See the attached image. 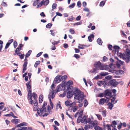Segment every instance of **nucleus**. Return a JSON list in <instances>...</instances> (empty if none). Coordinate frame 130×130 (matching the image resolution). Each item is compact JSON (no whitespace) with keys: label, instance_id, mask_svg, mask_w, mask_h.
<instances>
[{"label":"nucleus","instance_id":"obj_63","mask_svg":"<svg viewBox=\"0 0 130 130\" xmlns=\"http://www.w3.org/2000/svg\"><path fill=\"white\" fill-rule=\"evenodd\" d=\"M108 60V58L107 57L105 56H104L103 58V60L104 62L105 61H107Z\"/></svg>","mask_w":130,"mask_h":130},{"label":"nucleus","instance_id":"obj_24","mask_svg":"<svg viewBox=\"0 0 130 130\" xmlns=\"http://www.w3.org/2000/svg\"><path fill=\"white\" fill-rule=\"evenodd\" d=\"M94 37V35L93 34H91L90 35V36H89L88 37L89 41L90 42H92V40L91 39L92 38H93Z\"/></svg>","mask_w":130,"mask_h":130},{"label":"nucleus","instance_id":"obj_49","mask_svg":"<svg viewBox=\"0 0 130 130\" xmlns=\"http://www.w3.org/2000/svg\"><path fill=\"white\" fill-rule=\"evenodd\" d=\"M102 114L103 117H105L106 116V111L105 110H103L102 111Z\"/></svg>","mask_w":130,"mask_h":130},{"label":"nucleus","instance_id":"obj_20","mask_svg":"<svg viewBox=\"0 0 130 130\" xmlns=\"http://www.w3.org/2000/svg\"><path fill=\"white\" fill-rule=\"evenodd\" d=\"M109 73L108 72H102L100 73L99 74L101 76V77L103 76H105L108 74Z\"/></svg>","mask_w":130,"mask_h":130},{"label":"nucleus","instance_id":"obj_28","mask_svg":"<svg viewBox=\"0 0 130 130\" xmlns=\"http://www.w3.org/2000/svg\"><path fill=\"white\" fill-rule=\"evenodd\" d=\"M32 96L34 98V100H37V95L35 93L33 92Z\"/></svg>","mask_w":130,"mask_h":130},{"label":"nucleus","instance_id":"obj_2","mask_svg":"<svg viewBox=\"0 0 130 130\" xmlns=\"http://www.w3.org/2000/svg\"><path fill=\"white\" fill-rule=\"evenodd\" d=\"M47 102H44L43 104L42 107L41 108H39V110H38L37 113L38 115L40 116H41L43 113L46 111V108L45 107L46 105H47Z\"/></svg>","mask_w":130,"mask_h":130},{"label":"nucleus","instance_id":"obj_22","mask_svg":"<svg viewBox=\"0 0 130 130\" xmlns=\"http://www.w3.org/2000/svg\"><path fill=\"white\" fill-rule=\"evenodd\" d=\"M107 105L108 106V108L111 110L112 109V108L113 106V105L112 103L110 102H109L107 104Z\"/></svg>","mask_w":130,"mask_h":130},{"label":"nucleus","instance_id":"obj_12","mask_svg":"<svg viewBox=\"0 0 130 130\" xmlns=\"http://www.w3.org/2000/svg\"><path fill=\"white\" fill-rule=\"evenodd\" d=\"M43 5L44 6H47L49 3V0H42V1Z\"/></svg>","mask_w":130,"mask_h":130},{"label":"nucleus","instance_id":"obj_21","mask_svg":"<svg viewBox=\"0 0 130 130\" xmlns=\"http://www.w3.org/2000/svg\"><path fill=\"white\" fill-rule=\"evenodd\" d=\"M20 121V120L18 119H14L11 120V122L13 123L17 124L18 123V122Z\"/></svg>","mask_w":130,"mask_h":130},{"label":"nucleus","instance_id":"obj_31","mask_svg":"<svg viewBox=\"0 0 130 130\" xmlns=\"http://www.w3.org/2000/svg\"><path fill=\"white\" fill-rule=\"evenodd\" d=\"M98 43L100 45H101L102 43V41L100 38H98L97 40Z\"/></svg>","mask_w":130,"mask_h":130},{"label":"nucleus","instance_id":"obj_36","mask_svg":"<svg viewBox=\"0 0 130 130\" xmlns=\"http://www.w3.org/2000/svg\"><path fill=\"white\" fill-rule=\"evenodd\" d=\"M102 78V77H101V76L100 74L99 75H98L97 76L95 77L94 79L96 80H97L98 79H101Z\"/></svg>","mask_w":130,"mask_h":130},{"label":"nucleus","instance_id":"obj_37","mask_svg":"<svg viewBox=\"0 0 130 130\" xmlns=\"http://www.w3.org/2000/svg\"><path fill=\"white\" fill-rule=\"evenodd\" d=\"M51 93H50V94L52 93L51 98L53 99L55 97V94H54V93H55V91L53 90L52 92H51Z\"/></svg>","mask_w":130,"mask_h":130},{"label":"nucleus","instance_id":"obj_27","mask_svg":"<svg viewBox=\"0 0 130 130\" xmlns=\"http://www.w3.org/2000/svg\"><path fill=\"white\" fill-rule=\"evenodd\" d=\"M117 59H118V60L117 61V63L116 65H122L123 64L124 62L123 61H121V60H118V58H117Z\"/></svg>","mask_w":130,"mask_h":130},{"label":"nucleus","instance_id":"obj_59","mask_svg":"<svg viewBox=\"0 0 130 130\" xmlns=\"http://www.w3.org/2000/svg\"><path fill=\"white\" fill-rule=\"evenodd\" d=\"M55 86V85L54 84H53L51 86V89H52V90L53 91V90H54V86Z\"/></svg>","mask_w":130,"mask_h":130},{"label":"nucleus","instance_id":"obj_44","mask_svg":"<svg viewBox=\"0 0 130 130\" xmlns=\"http://www.w3.org/2000/svg\"><path fill=\"white\" fill-rule=\"evenodd\" d=\"M111 125L108 124L106 125V126L107 127V129L108 130H111Z\"/></svg>","mask_w":130,"mask_h":130},{"label":"nucleus","instance_id":"obj_40","mask_svg":"<svg viewBox=\"0 0 130 130\" xmlns=\"http://www.w3.org/2000/svg\"><path fill=\"white\" fill-rule=\"evenodd\" d=\"M21 54V53L20 52V51H17L16 52H15V54H14V55H18L19 56Z\"/></svg>","mask_w":130,"mask_h":130},{"label":"nucleus","instance_id":"obj_42","mask_svg":"<svg viewBox=\"0 0 130 130\" xmlns=\"http://www.w3.org/2000/svg\"><path fill=\"white\" fill-rule=\"evenodd\" d=\"M63 87V86L62 84V85H61V84L59 85L58 87V88L57 89V91H60V90H59L60 89V90H61V87Z\"/></svg>","mask_w":130,"mask_h":130},{"label":"nucleus","instance_id":"obj_9","mask_svg":"<svg viewBox=\"0 0 130 130\" xmlns=\"http://www.w3.org/2000/svg\"><path fill=\"white\" fill-rule=\"evenodd\" d=\"M61 76L60 75H57L54 79V83H59L61 81V79L60 78Z\"/></svg>","mask_w":130,"mask_h":130},{"label":"nucleus","instance_id":"obj_56","mask_svg":"<svg viewBox=\"0 0 130 130\" xmlns=\"http://www.w3.org/2000/svg\"><path fill=\"white\" fill-rule=\"evenodd\" d=\"M24 60V62L23 65H27V59L25 58Z\"/></svg>","mask_w":130,"mask_h":130},{"label":"nucleus","instance_id":"obj_30","mask_svg":"<svg viewBox=\"0 0 130 130\" xmlns=\"http://www.w3.org/2000/svg\"><path fill=\"white\" fill-rule=\"evenodd\" d=\"M32 52V51L31 50H29L27 52V53L25 55V58H26L27 57H28L31 54Z\"/></svg>","mask_w":130,"mask_h":130},{"label":"nucleus","instance_id":"obj_19","mask_svg":"<svg viewBox=\"0 0 130 130\" xmlns=\"http://www.w3.org/2000/svg\"><path fill=\"white\" fill-rule=\"evenodd\" d=\"M116 73L117 74L121 75V74H124V72L122 70H119L117 71Z\"/></svg>","mask_w":130,"mask_h":130},{"label":"nucleus","instance_id":"obj_51","mask_svg":"<svg viewBox=\"0 0 130 130\" xmlns=\"http://www.w3.org/2000/svg\"><path fill=\"white\" fill-rule=\"evenodd\" d=\"M78 107L77 106H74L73 108V111L75 112L76 111Z\"/></svg>","mask_w":130,"mask_h":130},{"label":"nucleus","instance_id":"obj_57","mask_svg":"<svg viewBox=\"0 0 130 130\" xmlns=\"http://www.w3.org/2000/svg\"><path fill=\"white\" fill-rule=\"evenodd\" d=\"M65 104L67 106H69L70 104V102L68 101H67L65 102Z\"/></svg>","mask_w":130,"mask_h":130},{"label":"nucleus","instance_id":"obj_52","mask_svg":"<svg viewBox=\"0 0 130 130\" xmlns=\"http://www.w3.org/2000/svg\"><path fill=\"white\" fill-rule=\"evenodd\" d=\"M75 5V3H73L72 4L70 5L69 6V7L70 8H73Z\"/></svg>","mask_w":130,"mask_h":130},{"label":"nucleus","instance_id":"obj_45","mask_svg":"<svg viewBox=\"0 0 130 130\" xmlns=\"http://www.w3.org/2000/svg\"><path fill=\"white\" fill-rule=\"evenodd\" d=\"M57 6V4L56 3H54L52 5V8L53 9H52V10H54V9L56 8Z\"/></svg>","mask_w":130,"mask_h":130},{"label":"nucleus","instance_id":"obj_50","mask_svg":"<svg viewBox=\"0 0 130 130\" xmlns=\"http://www.w3.org/2000/svg\"><path fill=\"white\" fill-rule=\"evenodd\" d=\"M69 32L71 34H74L75 33V32L74 29H70Z\"/></svg>","mask_w":130,"mask_h":130},{"label":"nucleus","instance_id":"obj_26","mask_svg":"<svg viewBox=\"0 0 130 130\" xmlns=\"http://www.w3.org/2000/svg\"><path fill=\"white\" fill-rule=\"evenodd\" d=\"M79 46H78V47L79 49H84L85 48V47H87L88 46L86 45H85L83 44H79Z\"/></svg>","mask_w":130,"mask_h":130},{"label":"nucleus","instance_id":"obj_61","mask_svg":"<svg viewBox=\"0 0 130 130\" xmlns=\"http://www.w3.org/2000/svg\"><path fill=\"white\" fill-rule=\"evenodd\" d=\"M81 16L80 15H79L78 17H77L76 18V20L77 21H78L80 20L81 18Z\"/></svg>","mask_w":130,"mask_h":130},{"label":"nucleus","instance_id":"obj_16","mask_svg":"<svg viewBox=\"0 0 130 130\" xmlns=\"http://www.w3.org/2000/svg\"><path fill=\"white\" fill-rule=\"evenodd\" d=\"M28 99L30 100V101L29 102V103L30 104L32 105L33 103V100L32 99V96L31 95V94L30 95H28Z\"/></svg>","mask_w":130,"mask_h":130},{"label":"nucleus","instance_id":"obj_5","mask_svg":"<svg viewBox=\"0 0 130 130\" xmlns=\"http://www.w3.org/2000/svg\"><path fill=\"white\" fill-rule=\"evenodd\" d=\"M74 99H77L78 100V102L80 103L84 99V95L83 94H81L78 96L75 95Z\"/></svg>","mask_w":130,"mask_h":130},{"label":"nucleus","instance_id":"obj_10","mask_svg":"<svg viewBox=\"0 0 130 130\" xmlns=\"http://www.w3.org/2000/svg\"><path fill=\"white\" fill-rule=\"evenodd\" d=\"M97 84L99 86L103 85V86H105L106 85H107L106 82L104 81H99L97 82Z\"/></svg>","mask_w":130,"mask_h":130},{"label":"nucleus","instance_id":"obj_41","mask_svg":"<svg viewBox=\"0 0 130 130\" xmlns=\"http://www.w3.org/2000/svg\"><path fill=\"white\" fill-rule=\"evenodd\" d=\"M117 123H116V121H112V123L111 125L112 127L114 126L115 127V125L117 124Z\"/></svg>","mask_w":130,"mask_h":130},{"label":"nucleus","instance_id":"obj_1","mask_svg":"<svg viewBox=\"0 0 130 130\" xmlns=\"http://www.w3.org/2000/svg\"><path fill=\"white\" fill-rule=\"evenodd\" d=\"M81 94L80 90L78 89L77 87H75V90L73 92H70L69 91L67 92V98H70L73 95H75L78 96Z\"/></svg>","mask_w":130,"mask_h":130},{"label":"nucleus","instance_id":"obj_14","mask_svg":"<svg viewBox=\"0 0 130 130\" xmlns=\"http://www.w3.org/2000/svg\"><path fill=\"white\" fill-rule=\"evenodd\" d=\"M112 94V92L109 91L108 89L105 90L104 92L105 95L110 96Z\"/></svg>","mask_w":130,"mask_h":130},{"label":"nucleus","instance_id":"obj_43","mask_svg":"<svg viewBox=\"0 0 130 130\" xmlns=\"http://www.w3.org/2000/svg\"><path fill=\"white\" fill-rule=\"evenodd\" d=\"M95 115L97 117L98 119L100 120H101L102 119V118L101 116L100 115L98 114H95Z\"/></svg>","mask_w":130,"mask_h":130},{"label":"nucleus","instance_id":"obj_58","mask_svg":"<svg viewBox=\"0 0 130 130\" xmlns=\"http://www.w3.org/2000/svg\"><path fill=\"white\" fill-rule=\"evenodd\" d=\"M82 4L80 1H78L77 3V5L79 7H80L81 6Z\"/></svg>","mask_w":130,"mask_h":130},{"label":"nucleus","instance_id":"obj_6","mask_svg":"<svg viewBox=\"0 0 130 130\" xmlns=\"http://www.w3.org/2000/svg\"><path fill=\"white\" fill-rule=\"evenodd\" d=\"M119 56L124 60L127 59L128 58H130V56L128 54H127V53L126 52H124L123 53H120L119 54Z\"/></svg>","mask_w":130,"mask_h":130},{"label":"nucleus","instance_id":"obj_11","mask_svg":"<svg viewBox=\"0 0 130 130\" xmlns=\"http://www.w3.org/2000/svg\"><path fill=\"white\" fill-rule=\"evenodd\" d=\"M73 83V82L72 80H69L68 82L66 83L65 82L63 84L65 86V88L67 87V86H71Z\"/></svg>","mask_w":130,"mask_h":130},{"label":"nucleus","instance_id":"obj_34","mask_svg":"<svg viewBox=\"0 0 130 130\" xmlns=\"http://www.w3.org/2000/svg\"><path fill=\"white\" fill-rule=\"evenodd\" d=\"M67 19L69 20V21H72L74 20L75 19L73 16H71L68 18Z\"/></svg>","mask_w":130,"mask_h":130},{"label":"nucleus","instance_id":"obj_7","mask_svg":"<svg viewBox=\"0 0 130 130\" xmlns=\"http://www.w3.org/2000/svg\"><path fill=\"white\" fill-rule=\"evenodd\" d=\"M121 66H103L104 70H107L108 69L111 68L112 69H115L116 67L118 68H119Z\"/></svg>","mask_w":130,"mask_h":130},{"label":"nucleus","instance_id":"obj_64","mask_svg":"<svg viewBox=\"0 0 130 130\" xmlns=\"http://www.w3.org/2000/svg\"><path fill=\"white\" fill-rule=\"evenodd\" d=\"M126 51L127 53V54H128L129 55H130V50H129L128 48L126 49Z\"/></svg>","mask_w":130,"mask_h":130},{"label":"nucleus","instance_id":"obj_53","mask_svg":"<svg viewBox=\"0 0 130 130\" xmlns=\"http://www.w3.org/2000/svg\"><path fill=\"white\" fill-rule=\"evenodd\" d=\"M33 103L34 106H37L38 105V102L37 100H35V101L34 102L33 101Z\"/></svg>","mask_w":130,"mask_h":130},{"label":"nucleus","instance_id":"obj_47","mask_svg":"<svg viewBox=\"0 0 130 130\" xmlns=\"http://www.w3.org/2000/svg\"><path fill=\"white\" fill-rule=\"evenodd\" d=\"M52 24L51 23H49L46 25V27L47 28H50L52 26Z\"/></svg>","mask_w":130,"mask_h":130},{"label":"nucleus","instance_id":"obj_13","mask_svg":"<svg viewBox=\"0 0 130 130\" xmlns=\"http://www.w3.org/2000/svg\"><path fill=\"white\" fill-rule=\"evenodd\" d=\"M86 116L85 115L83 118H82V120L81 121L82 123H83L84 124H87V120L86 118Z\"/></svg>","mask_w":130,"mask_h":130},{"label":"nucleus","instance_id":"obj_18","mask_svg":"<svg viewBox=\"0 0 130 130\" xmlns=\"http://www.w3.org/2000/svg\"><path fill=\"white\" fill-rule=\"evenodd\" d=\"M67 86V89L68 91V92H69V91H70V92H72L73 91V86Z\"/></svg>","mask_w":130,"mask_h":130},{"label":"nucleus","instance_id":"obj_25","mask_svg":"<svg viewBox=\"0 0 130 130\" xmlns=\"http://www.w3.org/2000/svg\"><path fill=\"white\" fill-rule=\"evenodd\" d=\"M60 76H61V81H64L67 78V77L66 75H64L62 76L61 75Z\"/></svg>","mask_w":130,"mask_h":130},{"label":"nucleus","instance_id":"obj_33","mask_svg":"<svg viewBox=\"0 0 130 130\" xmlns=\"http://www.w3.org/2000/svg\"><path fill=\"white\" fill-rule=\"evenodd\" d=\"M113 48L116 51L118 52L120 47L117 46H113Z\"/></svg>","mask_w":130,"mask_h":130},{"label":"nucleus","instance_id":"obj_8","mask_svg":"<svg viewBox=\"0 0 130 130\" xmlns=\"http://www.w3.org/2000/svg\"><path fill=\"white\" fill-rule=\"evenodd\" d=\"M30 82H27L26 84V85L27 86V88L28 89L27 91L28 92V95H30L31 94V92L32 91L31 90V85H29V83Z\"/></svg>","mask_w":130,"mask_h":130},{"label":"nucleus","instance_id":"obj_55","mask_svg":"<svg viewBox=\"0 0 130 130\" xmlns=\"http://www.w3.org/2000/svg\"><path fill=\"white\" fill-rule=\"evenodd\" d=\"M23 71L22 72L23 73H24L25 72V71L27 69V66H23Z\"/></svg>","mask_w":130,"mask_h":130},{"label":"nucleus","instance_id":"obj_15","mask_svg":"<svg viewBox=\"0 0 130 130\" xmlns=\"http://www.w3.org/2000/svg\"><path fill=\"white\" fill-rule=\"evenodd\" d=\"M23 46V45L22 43L20 44L17 47L15 50V52H16L17 51H20L22 50V48Z\"/></svg>","mask_w":130,"mask_h":130},{"label":"nucleus","instance_id":"obj_46","mask_svg":"<svg viewBox=\"0 0 130 130\" xmlns=\"http://www.w3.org/2000/svg\"><path fill=\"white\" fill-rule=\"evenodd\" d=\"M17 45L18 44L17 42L15 40H14V41L13 43V46L14 48H15L17 47Z\"/></svg>","mask_w":130,"mask_h":130},{"label":"nucleus","instance_id":"obj_32","mask_svg":"<svg viewBox=\"0 0 130 130\" xmlns=\"http://www.w3.org/2000/svg\"><path fill=\"white\" fill-rule=\"evenodd\" d=\"M82 117H81L80 116H79L78 118L77 121V122L78 123H80V122H81L82 120Z\"/></svg>","mask_w":130,"mask_h":130},{"label":"nucleus","instance_id":"obj_62","mask_svg":"<svg viewBox=\"0 0 130 130\" xmlns=\"http://www.w3.org/2000/svg\"><path fill=\"white\" fill-rule=\"evenodd\" d=\"M90 124H91L93 126H95L97 125V123H95L93 122V121H92L91 123H90Z\"/></svg>","mask_w":130,"mask_h":130},{"label":"nucleus","instance_id":"obj_29","mask_svg":"<svg viewBox=\"0 0 130 130\" xmlns=\"http://www.w3.org/2000/svg\"><path fill=\"white\" fill-rule=\"evenodd\" d=\"M107 0H104L103 1H102L100 2V4L99 5L100 6H103L105 4V2Z\"/></svg>","mask_w":130,"mask_h":130},{"label":"nucleus","instance_id":"obj_60","mask_svg":"<svg viewBox=\"0 0 130 130\" xmlns=\"http://www.w3.org/2000/svg\"><path fill=\"white\" fill-rule=\"evenodd\" d=\"M94 65H101V63L99 61L95 62Z\"/></svg>","mask_w":130,"mask_h":130},{"label":"nucleus","instance_id":"obj_38","mask_svg":"<svg viewBox=\"0 0 130 130\" xmlns=\"http://www.w3.org/2000/svg\"><path fill=\"white\" fill-rule=\"evenodd\" d=\"M43 5V4H42V2L41 1L40 3H39L38 4V5L36 7L37 8H39L41 7Z\"/></svg>","mask_w":130,"mask_h":130},{"label":"nucleus","instance_id":"obj_17","mask_svg":"<svg viewBox=\"0 0 130 130\" xmlns=\"http://www.w3.org/2000/svg\"><path fill=\"white\" fill-rule=\"evenodd\" d=\"M39 103H41L43 101V96L42 94H40L39 96Z\"/></svg>","mask_w":130,"mask_h":130},{"label":"nucleus","instance_id":"obj_48","mask_svg":"<svg viewBox=\"0 0 130 130\" xmlns=\"http://www.w3.org/2000/svg\"><path fill=\"white\" fill-rule=\"evenodd\" d=\"M59 43L58 41H56L54 40L52 41V44L54 45L57 44Z\"/></svg>","mask_w":130,"mask_h":130},{"label":"nucleus","instance_id":"obj_4","mask_svg":"<svg viewBox=\"0 0 130 130\" xmlns=\"http://www.w3.org/2000/svg\"><path fill=\"white\" fill-rule=\"evenodd\" d=\"M94 66L95 68L93 69L92 72L93 73H98V70H104L103 66Z\"/></svg>","mask_w":130,"mask_h":130},{"label":"nucleus","instance_id":"obj_3","mask_svg":"<svg viewBox=\"0 0 130 130\" xmlns=\"http://www.w3.org/2000/svg\"><path fill=\"white\" fill-rule=\"evenodd\" d=\"M107 84L108 86L116 87L119 84V82H116V79H113L109 81Z\"/></svg>","mask_w":130,"mask_h":130},{"label":"nucleus","instance_id":"obj_23","mask_svg":"<svg viewBox=\"0 0 130 130\" xmlns=\"http://www.w3.org/2000/svg\"><path fill=\"white\" fill-rule=\"evenodd\" d=\"M105 99L104 98L101 99L99 101V104H101L102 105L105 102Z\"/></svg>","mask_w":130,"mask_h":130},{"label":"nucleus","instance_id":"obj_54","mask_svg":"<svg viewBox=\"0 0 130 130\" xmlns=\"http://www.w3.org/2000/svg\"><path fill=\"white\" fill-rule=\"evenodd\" d=\"M88 103L87 100L86 99L85 100V103L84 105V107H86L88 105Z\"/></svg>","mask_w":130,"mask_h":130},{"label":"nucleus","instance_id":"obj_35","mask_svg":"<svg viewBox=\"0 0 130 130\" xmlns=\"http://www.w3.org/2000/svg\"><path fill=\"white\" fill-rule=\"evenodd\" d=\"M112 76H111L109 75L108 76H107L106 77H105V78L106 79V80H110L112 78Z\"/></svg>","mask_w":130,"mask_h":130},{"label":"nucleus","instance_id":"obj_39","mask_svg":"<svg viewBox=\"0 0 130 130\" xmlns=\"http://www.w3.org/2000/svg\"><path fill=\"white\" fill-rule=\"evenodd\" d=\"M90 127V126L89 125H86L84 127V128L85 130H88Z\"/></svg>","mask_w":130,"mask_h":130}]
</instances>
